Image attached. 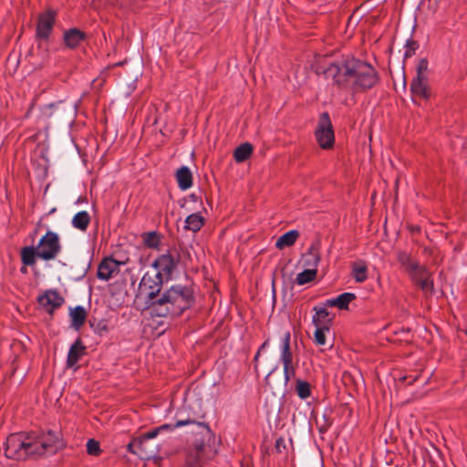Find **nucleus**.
Instances as JSON below:
<instances>
[{
  "instance_id": "f257e3e1",
  "label": "nucleus",
  "mask_w": 467,
  "mask_h": 467,
  "mask_svg": "<svg viewBox=\"0 0 467 467\" xmlns=\"http://www.w3.org/2000/svg\"><path fill=\"white\" fill-rule=\"evenodd\" d=\"M325 75L339 88L353 94L372 88L379 81V75L370 64L354 57L331 63Z\"/></svg>"
},
{
  "instance_id": "f03ea898",
  "label": "nucleus",
  "mask_w": 467,
  "mask_h": 467,
  "mask_svg": "<svg viewBox=\"0 0 467 467\" xmlns=\"http://www.w3.org/2000/svg\"><path fill=\"white\" fill-rule=\"evenodd\" d=\"M64 447L60 435L55 431L38 435L13 433L4 443L5 456L15 461L53 455Z\"/></svg>"
},
{
  "instance_id": "7ed1b4c3",
  "label": "nucleus",
  "mask_w": 467,
  "mask_h": 467,
  "mask_svg": "<svg viewBox=\"0 0 467 467\" xmlns=\"http://www.w3.org/2000/svg\"><path fill=\"white\" fill-rule=\"evenodd\" d=\"M184 426H189L191 432L195 436L194 447L197 452L206 451L210 448L213 433L205 423L191 420L190 418L177 420L174 425L162 424L154 428L140 437L134 439L128 445V449L141 459L149 460L153 458L158 453V444L152 442L151 440L155 439L163 431L174 430Z\"/></svg>"
},
{
  "instance_id": "20e7f679",
  "label": "nucleus",
  "mask_w": 467,
  "mask_h": 467,
  "mask_svg": "<svg viewBox=\"0 0 467 467\" xmlns=\"http://www.w3.org/2000/svg\"><path fill=\"white\" fill-rule=\"evenodd\" d=\"M192 299L193 294L191 288L182 285H174L160 294L151 302L148 311L151 316L156 317L179 316L190 307Z\"/></svg>"
},
{
  "instance_id": "39448f33",
  "label": "nucleus",
  "mask_w": 467,
  "mask_h": 467,
  "mask_svg": "<svg viewBox=\"0 0 467 467\" xmlns=\"http://www.w3.org/2000/svg\"><path fill=\"white\" fill-rule=\"evenodd\" d=\"M399 263L410 275L413 283L417 285L424 294H432L433 280L427 268L415 260L410 254L400 251L397 255Z\"/></svg>"
},
{
  "instance_id": "423d86ee",
  "label": "nucleus",
  "mask_w": 467,
  "mask_h": 467,
  "mask_svg": "<svg viewBox=\"0 0 467 467\" xmlns=\"http://www.w3.org/2000/svg\"><path fill=\"white\" fill-rule=\"evenodd\" d=\"M166 282L155 269L149 268L139 284L137 298L142 300L149 309L151 302L159 296L163 283Z\"/></svg>"
},
{
  "instance_id": "0eeeda50",
  "label": "nucleus",
  "mask_w": 467,
  "mask_h": 467,
  "mask_svg": "<svg viewBox=\"0 0 467 467\" xmlns=\"http://www.w3.org/2000/svg\"><path fill=\"white\" fill-rule=\"evenodd\" d=\"M37 249V257L50 261L55 259L61 251L59 236L57 233L47 231L36 246Z\"/></svg>"
},
{
  "instance_id": "6e6552de",
  "label": "nucleus",
  "mask_w": 467,
  "mask_h": 467,
  "mask_svg": "<svg viewBox=\"0 0 467 467\" xmlns=\"http://www.w3.org/2000/svg\"><path fill=\"white\" fill-rule=\"evenodd\" d=\"M315 135L322 149H329L333 146L335 140L334 131L329 115L327 112L321 114Z\"/></svg>"
},
{
  "instance_id": "1a4fd4ad",
  "label": "nucleus",
  "mask_w": 467,
  "mask_h": 467,
  "mask_svg": "<svg viewBox=\"0 0 467 467\" xmlns=\"http://www.w3.org/2000/svg\"><path fill=\"white\" fill-rule=\"evenodd\" d=\"M178 261L169 253L157 257L150 265V269H155L159 275L166 282L171 279L172 273L177 267Z\"/></svg>"
},
{
  "instance_id": "9d476101",
  "label": "nucleus",
  "mask_w": 467,
  "mask_h": 467,
  "mask_svg": "<svg viewBox=\"0 0 467 467\" xmlns=\"http://www.w3.org/2000/svg\"><path fill=\"white\" fill-rule=\"evenodd\" d=\"M55 18L56 13L52 10H47L39 16L36 26L37 37L47 39L49 36L53 29Z\"/></svg>"
},
{
  "instance_id": "9b49d317",
  "label": "nucleus",
  "mask_w": 467,
  "mask_h": 467,
  "mask_svg": "<svg viewBox=\"0 0 467 467\" xmlns=\"http://www.w3.org/2000/svg\"><path fill=\"white\" fill-rule=\"evenodd\" d=\"M38 303L49 313L64 303V298L56 290H47L39 296Z\"/></svg>"
},
{
  "instance_id": "f8f14e48",
  "label": "nucleus",
  "mask_w": 467,
  "mask_h": 467,
  "mask_svg": "<svg viewBox=\"0 0 467 467\" xmlns=\"http://www.w3.org/2000/svg\"><path fill=\"white\" fill-rule=\"evenodd\" d=\"M308 259H306L305 265L314 266L313 268L306 269L303 272L297 274L296 282L299 285H306L315 279L317 275V265L319 258L315 254H310Z\"/></svg>"
},
{
  "instance_id": "ddd939ff",
  "label": "nucleus",
  "mask_w": 467,
  "mask_h": 467,
  "mask_svg": "<svg viewBox=\"0 0 467 467\" xmlns=\"http://www.w3.org/2000/svg\"><path fill=\"white\" fill-rule=\"evenodd\" d=\"M123 265L122 262L114 260L113 258H105L98 267V278L108 281L119 272V266Z\"/></svg>"
},
{
  "instance_id": "4468645a",
  "label": "nucleus",
  "mask_w": 467,
  "mask_h": 467,
  "mask_svg": "<svg viewBox=\"0 0 467 467\" xmlns=\"http://www.w3.org/2000/svg\"><path fill=\"white\" fill-rule=\"evenodd\" d=\"M86 37V34L78 28H71L64 32V42L69 48H76Z\"/></svg>"
},
{
  "instance_id": "2eb2a0df",
  "label": "nucleus",
  "mask_w": 467,
  "mask_h": 467,
  "mask_svg": "<svg viewBox=\"0 0 467 467\" xmlns=\"http://www.w3.org/2000/svg\"><path fill=\"white\" fill-rule=\"evenodd\" d=\"M354 299H356V295L354 293L346 292L340 294L337 297L327 299L325 303V306H337L341 310H345L348 309L349 303Z\"/></svg>"
},
{
  "instance_id": "dca6fc26",
  "label": "nucleus",
  "mask_w": 467,
  "mask_h": 467,
  "mask_svg": "<svg viewBox=\"0 0 467 467\" xmlns=\"http://www.w3.org/2000/svg\"><path fill=\"white\" fill-rule=\"evenodd\" d=\"M291 335L285 331L281 337L280 361L283 364L293 363V353L290 348Z\"/></svg>"
},
{
  "instance_id": "f3484780",
  "label": "nucleus",
  "mask_w": 467,
  "mask_h": 467,
  "mask_svg": "<svg viewBox=\"0 0 467 467\" xmlns=\"http://www.w3.org/2000/svg\"><path fill=\"white\" fill-rule=\"evenodd\" d=\"M176 180L181 190L186 191L192 185V174L187 166H182L176 172Z\"/></svg>"
},
{
  "instance_id": "a211bd4d",
  "label": "nucleus",
  "mask_w": 467,
  "mask_h": 467,
  "mask_svg": "<svg viewBox=\"0 0 467 467\" xmlns=\"http://www.w3.org/2000/svg\"><path fill=\"white\" fill-rule=\"evenodd\" d=\"M299 237L297 230H290L282 234L275 242V247L282 250L285 247L292 246Z\"/></svg>"
},
{
  "instance_id": "6ab92c4d",
  "label": "nucleus",
  "mask_w": 467,
  "mask_h": 467,
  "mask_svg": "<svg viewBox=\"0 0 467 467\" xmlns=\"http://www.w3.org/2000/svg\"><path fill=\"white\" fill-rule=\"evenodd\" d=\"M316 314L312 317V322L316 327H329V313L325 307L314 308Z\"/></svg>"
},
{
  "instance_id": "aec40b11",
  "label": "nucleus",
  "mask_w": 467,
  "mask_h": 467,
  "mask_svg": "<svg viewBox=\"0 0 467 467\" xmlns=\"http://www.w3.org/2000/svg\"><path fill=\"white\" fill-rule=\"evenodd\" d=\"M69 317L71 318V326L75 329H79L87 317L86 309L82 306H78L70 310Z\"/></svg>"
},
{
  "instance_id": "412c9836",
  "label": "nucleus",
  "mask_w": 467,
  "mask_h": 467,
  "mask_svg": "<svg viewBox=\"0 0 467 467\" xmlns=\"http://www.w3.org/2000/svg\"><path fill=\"white\" fill-rule=\"evenodd\" d=\"M90 223V215L86 211L77 213L71 221L72 226L75 229L85 232Z\"/></svg>"
},
{
  "instance_id": "4be33fe9",
  "label": "nucleus",
  "mask_w": 467,
  "mask_h": 467,
  "mask_svg": "<svg viewBox=\"0 0 467 467\" xmlns=\"http://www.w3.org/2000/svg\"><path fill=\"white\" fill-rule=\"evenodd\" d=\"M84 352V347L77 341L74 343L68 351L67 364V367L73 368L79 360Z\"/></svg>"
},
{
  "instance_id": "5701e85b",
  "label": "nucleus",
  "mask_w": 467,
  "mask_h": 467,
  "mask_svg": "<svg viewBox=\"0 0 467 467\" xmlns=\"http://www.w3.org/2000/svg\"><path fill=\"white\" fill-rule=\"evenodd\" d=\"M204 223V218L199 213H193L185 219L184 228L192 232H198Z\"/></svg>"
},
{
  "instance_id": "b1692460",
  "label": "nucleus",
  "mask_w": 467,
  "mask_h": 467,
  "mask_svg": "<svg viewBox=\"0 0 467 467\" xmlns=\"http://www.w3.org/2000/svg\"><path fill=\"white\" fill-rule=\"evenodd\" d=\"M352 276L357 283H363L368 279V266L365 262L358 261L353 264Z\"/></svg>"
},
{
  "instance_id": "393cba45",
  "label": "nucleus",
  "mask_w": 467,
  "mask_h": 467,
  "mask_svg": "<svg viewBox=\"0 0 467 467\" xmlns=\"http://www.w3.org/2000/svg\"><path fill=\"white\" fill-rule=\"evenodd\" d=\"M252 152V145L248 142H245L235 149L234 157L236 162H244L251 156Z\"/></svg>"
},
{
  "instance_id": "a878e982",
  "label": "nucleus",
  "mask_w": 467,
  "mask_h": 467,
  "mask_svg": "<svg viewBox=\"0 0 467 467\" xmlns=\"http://www.w3.org/2000/svg\"><path fill=\"white\" fill-rule=\"evenodd\" d=\"M37 257V249L36 246H26L21 251V259L24 265H33Z\"/></svg>"
},
{
  "instance_id": "bb28decb",
  "label": "nucleus",
  "mask_w": 467,
  "mask_h": 467,
  "mask_svg": "<svg viewBox=\"0 0 467 467\" xmlns=\"http://www.w3.org/2000/svg\"><path fill=\"white\" fill-rule=\"evenodd\" d=\"M410 88L415 96L427 97V88L423 76H417L412 81Z\"/></svg>"
},
{
  "instance_id": "cd10ccee",
  "label": "nucleus",
  "mask_w": 467,
  "mask_h": 467,
  "mask_svg": "<svg viewBox=\"0 0 467 467\" xmlns=\"http://www.w3.org/2000/svg\"><path fill=\"white\" fill-rule=\"evenodd\" d=\"M295 390L301 400H306L312 394L310 384L307 381L299 379L296 380Z\"/></svg>"
},
{
  "instance_id": "c85d7f7f",
  "label": "nucleus",
  "mask_w": 467,
  "mask_h": 467,
  "mask_svg": "<svg viewBox=\"0 0 467 467\" xmlns=\"http://www.w3.org/2000/svg\"><path fill=\"white\" fill-rule=\"evenodd\" d=\"M327 333H329V327H316L314 333V341L316 345L326 346Z\"/></svg>"
},
{
  "instance_id": "c756f323",
  "label": "nucleus",
  "mask_w": 467,
  "mask_h": 467,
  "mask_svg": "<svg viewBox=\"0 0 467 467\" xmlns=\"http://www.w3.org/2000/svg\"><path fill=\"white\" fill-rule=\"evenodd\" d=\"M144 244L150 248H158L161 243V236L156 232L147 233L143 237Z\"/></svg>"
},
{
  "instance_id": "7c9ffc66",
  "label": "nucleus",
  "mask_w": 467,
  "mask_h": 467,
  "mask_svg": "<svg viewBox=\"0 0 467 467\" xmlns=\"http://www.w3.org/2000/svg\"><path fill=\"white\" fill-rule=\"evenodd\" d=\"M284 367V381L287 385L289 380L296 376V368L293 363L283 364Z\"/></svg>"
},
{
  "instance_id": "2f4dec72",
  "label": "nucleus",
  "mask_w": 467,
  "mask_h": 467,
  "mask_svg": "<svg viewBox=\"0 0 467 467\" xmlns=\"http://www.w3.org/2000/svg\"><path fill=\"white\" fill-rule=\"evenodd\" d=\"M99 442L94 439H89L87 442V452L92 456H98L100 453Z\"/></svg>"
},
{
  "instance_id": "473e14b6",
  "label": "nucleus",
  "mask_w": 467,
  "mask_h": 467,
  "mask_svg": "<svg viewBox=\"0 0 467 467\" xmlns=\"http://www.w3.org/2000/svg\"><path fill=\"white\" fill-rule=\"evenodd\" d=\"M428 68V62L425 59H421L418 66V76H423V72H425Z\"/></svg>"
},
{
  "instance_id": "72a5a7b5",
  "label": "nucleus",
  "mask_w": 467,
  "mask_h": 467,
  "mask_svg": "<svg viewBox=\"0 0 467 467\" xmlns=\"http://www.w3.org/2000/svg\"><path fill=\"white\" fill-rule=\"evenodd\" d=\"M407 47H408V48H410V49H407V50H406L405 55H406V56H410V50H412V51H413V50L416 48V43H415L414 41H412V40H411V41H408V42H407Z\"/></svg>"
},
{
  "instance_id": "f704fd0d",
  "label": "nucleus",
  "mask_w": 467,
  "mask_h": 467,
  "mask_svg": "<svg viewBox=\"0 0 467 467\" xmlns=\"http://www.w3.org/2000/svg\"><path fill=\"white\" fill-rule=\"evenodd\" d=\"M55 106H56V104H54V103H51V104L47 105V106L45 107V114H47V110H49V109H53ZM48 115L50 116V115H51V113H48Z\"/></svg>"
},
{
  "instance_id": "c9c22d12",
  "label": "nucleus",
  "mask_w": 467,
  "mask_h": 467,
  "mask_svg": "<svg viewBox=\"0 0 467 467\" xmlns=\"http://www.w3.org/2000/svg\"><path fill=\"white\" fill-rule=\"evenodd\" d=\"M189 198H190L192 202H196V201H197V197H196V195H195L194 193L191 194V195L189 196Z\"/></svg>"
},
{
  "instance_id": "e433bc0d",
  "label": "nucleus",
  "mask_w": 467,
  "mask_h": 467,
  "mask_svg": "<svg viewBox=\"0 0 467 467\" xmlns=\"http://www.w3.org/2000/svg\"><path fill=\"white\" fill-rule=\"evenodd\" d=\"M268 345H269V340L267 339V340H265V341L263 343V345L261 346V348H265L268 347Z\"/></svg>"
},
{
  "instance_id": "4c0bfd02",
  "label": "nucleus",
  "mask_w": 467,
  "mask_h": 467,
  "mask_svg": "<svg viewBox=\"0 0 467 467\" xmlns=\"http://www.w3.org/2000/svg\"><path fill=\"white\" fill-rule=\"evenodd\" d=\"M258 357H259V351L256 353L255 357H254V359H258Z\"/></svg>"
},
{
  "instance_id": "58836bf2",
  "label": "nucleus",
  "mask_w": 467,
  "mask_h": 467,
  "mask_svg": "<svg viewBox=\"0 0 467 467\" xmlns=\"http://www.w3.org/2000/svg\"><path fill=\"white\" fill-rule=\"evenodd\" d=\"M108 330L107 324L105 323V331Z\"/></svg>"
}]
</instances>
